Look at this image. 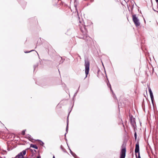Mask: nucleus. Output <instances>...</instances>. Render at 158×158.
Instances as JSON below:
<instances>
[{"label":"nucleus","mask_w":158,"mask_h":158,"mask_svg":"<svg viewBox=\"0 0 158 158\" xmlns=\"http://www.w3.org/2000/svg\"><path fill=\"white\" fill-rule=\"evenodd\" d=\"M126 148L125 145L123 144L121 146V151L120 153V158H125L126 156Z\"/></svg>","instance_id":"obj_1"},{"label":"nucleus","mask_w":158,"mask_h":158,"mask_svg":"<svg viewBox=\"0 0 158 158\" xmlns=\"http://www.w3.org/2000/svg\"><path fill=\"white\" fill-rule=\"evenodd\" d=\"M85 73L86 76L85 78L87 77V75L89 73V62L88 60H85Z\"/></svg>","instance_id":"obj_2"},{"label":"nucleus","mask_w":158,"mask_h":158,"mask_svg":"<svg viewBox=\"0 0 158 158\" xmlns=\"http://www.w3.org/2000/svg\"><path fill=\"white\" fill-rule=\"evenodd\" d=\"M132 19L136 26L138 27L140 25V23L139 20L135 15H132Z\"/></svg>","instance_id":"obj_3"},{"label":"nucleus","mask_w":158,"mask_h":158,"mask_svg":"<svg viewBox=\"0 0 158 158\" xmlns=\"http://www.w3.org/2000/svg\"><path fill=\"white\" fill-rule=\"evenodd\" d=\"M27 150V149H25L24 150H23L22 152H20L16 156V157L18 158H24V156L26 155V151Z\"/></svg>","instance_id":"obj_4"},{"label":"nucleus","mask_w":158,"mask_h":158,"mask_svg":"<svg viewBox=\"0 0 158 158\" xmlns=\"http://www.w3.org/2000/svg\"><path fill=\"white\" fill-rule=\"evenodd\" d=\"M135 153H138V156L137 158H141L140 155V153L139 152V143L138 142L136 143L135 145Z\"/></svg>","instance_id":"obj_5"},{"label":"nucleus","mask_w":158,"mask_h":158,"mask_svg":"<svg viewBox=\"0 0 158 158\" xmlns=\"http://www.w3.org/2000/svg\"><path fill=\"white\" fill-rule=\"evenodd\" d=\"M148 90H149V93H150V97L151 98V99L152 100V102H153V100H154V97H153V94L152 92L151 89L150 87H149L148 88Z\"/></svg>","instance_id":"obj_6"},{"label":"nucleus","mask_w":158,"mask_h":158,"mask_svg":"<svg viewBox=\"0 0 158 158\" xmlns=\"http://www.w3.org/2000/svg\"><path fill=\"white\" fill-rule=\"evenodd\" d=\"M31 147H32V148H34L35 149H38V147L35 145H34V144H31Z\"/></svg>","instance_id":"obj_7"},{"label":"nucleus","mask_w":158,"mask_h":158,"mask_svg":"<svg viewBox=\"0 0 158 158\" xmlns=\"http://www.w3.org/2000/svg\"><path fill=\"white\" fill-rule=\"evenodd\" d=\"M67 127H66V131L67 132L68 131V124H69V119H68V117H67Z\"/></svg>","instance_id":"obj_8"},{"label":"nucleus","mask_w":158,"mask_h":158,"mask_svg":"<svg viewBox=\"0 0 158 158\" xmlns=\"http://www.w3.org/2000/svg\"><path fill=\"white\" fill-rule=\"evenodd\" d=\"M26 130H24L22 131V134L23 135H24L25 134V132Z\"/></svg>","instance_id":"obj_9"},{"label":"nucleus","mask_w":158,"mask_h":158,"mask_svg":"<svg viewBox=\"0 0 158 158\" xmlns=\"http://www.w3.org/2000/svg\"><path fill=\"white\" fill-rule=\"evenodd\" d=\"M110 85V90H111V91H112V89H111V85Z\"/></svg>","instance_id":"obj_10"},{"label":"nucleus","mask_w":158,"mask_h":158,"mask_svg":"<svg viewBox=\"0 0 158 158\" xmlns=\"http://www.w3.org/2000/svg\"><path fill=\"white\" fill-rule=\"evenodd\" d=\"M44 144V143L42 142H41V143H40V144L42 145L43 144Z\"/></svg>","instance_id":"obj_11"},{"label":"nucleus","mask_w":158,"mask_h":158,"mask_svg":"<svg viewBox=\"0 0 158 158\" xmlns=\"http://www.w3.org/2000/svg\"><path fill=\"white\" fill-rule=\"evenodd\" d=\"M135 138L136 139V133L135 134Z\"/></svg>","instance_id":"obj_12"},{"label":"nucleus","mask_w":158,"mask_h":158,"mask_svg":"<svg viewBox=\"0 0 158 158\" xmlns=\"http://www.w3.org/2000/svg\"><path fill=\"white\" fill-rule=\"evenodd\" d=\"M37 158H40V156H38Z\"/></svg>","instance_id":"obj_13"},{"label":"nucleus","mask_w":158,"mask_h":158,"mask_svg":"<svg viewBox=\"0 0 158 158\" xmlns=\"http://www.w3.org/2000/svg\"><path fill=\"white\" fill-rule=\"evenodd\" d=\"M156 2H158V0H156Z\"/></svg>","instance_id":"obj_14"},{"label":"nucleus","mask_w":158,"mask_h":158,"mask_svg":"<svg viewBox=\"0 0 158 158\" xmlns=\"http://www.w3.org/2000/svg\"><path fill=\"white\" fill-rule=\"evenodd\" d=\"M52 158H55V156H53Z\"/></svg>","instance_id":"obj_15"},{"label":"nucleus","mask_w":158,"mask_h":158,"mask_svg":"<svg viewBox=\"0 0 158 158\" xmlns=\"http://www.w3.org/2000/svg\"><path fill=\"white\" fill-rule=\"evenodd\" d=\"M32 51H33V50H32ZM29 52H30V51H29Z\"/></svg>","instance_id":"obj_16"}]
</instances>
